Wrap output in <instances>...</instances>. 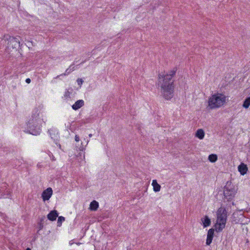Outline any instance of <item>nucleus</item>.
Masks as SVG:
<instances>
[{
	"instance_id": "nucleus-7",
	"label": "nucleus",
	"mask_w": 250,
	"mask_h": 250,
	"mask_svg": "<svg viewBox=\"0 0 250 250\" xmlns=\"http://www.w3.org/2000/svg\"><path fill=\"white\" fill-rule=\"evenodd\" d=\"M214 229H210L208 230L207 234V238L206 240V245H210V244L211 243L213 235H214Z\"/></svg>"
},
{
	"instance_id": "nucleus-1",
	"label": "nucleus",
	"mask_w": 250,
	"mask_h": 250,
	"mask_svg": "<svg viewBox=\"0 0 250 250\" xmlns=\"http://www.w3.org/2000/svg\"><path fill=\"white\" fill-rule=\"evenodd\" d=\"M175 73L176 70L173 69L168 73L164 72L159 75L158 85L161 88V95L166 100H170L174 96V86L172 77Z\"/></svg>"
},
{
	"instance_id": "nucleus-2",
	"label": "nucleus",
	"mask_w": 250,
	"mask_h": 250,
	"mask_svg": "<svg viewBox=\"0 0 250 250\" xmlns=\"http://www.w3.org/2000/svg\"><path fill=\"white\" fill-rule=\"evenodd\" d=\"M42 117V115L38 109L36 108L33 111L31 117L27 125L30 133L34 135L40 133L42 124L46 121Z\"/></svg>"
},
{
	"instance_id": "nucleus-14",
	"label": "nucleus",
	"mask_w": 250,
	"mask_h": 250,
	"mask_svg": "<svg viewBox=\"0 0 250 250\" xmlns=\"http://www.w3.org/2000/svg\"><path fill=\"white\" fill-rule=\"evenodd\" d=\"M99 208V203L95 200L92 201L90 204L89 209L92 211H96Z\"/></svg>"
},
{
	"instance_id": "nucleus-9",
	"label": "nucleus",
	"mask_w": 250,
	"mask_h": 250,
	"mask_svg": "<svg viewBox=\"0 0 250 250\" xmlns=\"http://www.w3.org/2000/svg\"><path fill=\"white\" fill-rule=\"evenodd\" d=\"M84 105V101L83 100H79L77 101L74 104L72 105V108L77 110L82 107Z\"/></svg>"
},
{
	"instance_id": "nucleus-26",
	"label": "nucleus",
	"mask_w": 250,
	"mask_h": 250,
	"mask_svg": "<svg viewBox=\"0 0 250 250\" xmlns=\"http://www.w3.org/2000/svg\"><path fill=\"white\" fill-rule=\"evenodd\" d=\"M79 149L81 151H83L84 149V148L83 147V146H82L80 147Z\"/></svg>"
},
{
	"instance_id": "nucleus-17",
	"label": "nucleus",
	"mask_w": 250,
	"mask_h": 250,
	"mask_svg": "<svg viewBox=\"0 0 250 250\" xmlns=\"http://www.w3.org/2000/svg\"><path fill=\"white\" fill-rule=\"evenodd\" d=\"M208 160L211 163H214L217 160V156L216 154H212L208 156Z\"/></svg>"
},
{
	"instance_id": "nucleus-12",
	"label": "nucleus",
	"mask_w": 250,
	"mask_h": 250,
	"mask_svg": "<svg viewBox=\"0 0 250 250\" xmlns=\"http://www.w3.org/2000/svg\"><path fill=\"white\" fill-rule=\"evenodd\" d=\"M58 216V213L56 210L51 211L47 215V218L51 221H54Z\"/></svg>"
},
{
	"instance_id": "nucleus-13",
	"label": "nucleus",
	"mask_w": 250,
	"mask_h": 250,
	"mask_svg": "<svg viewBox=\"0 0 250 250\" xmlns=\"http://www.w3.org/2000/svg\"><path fill=\"white\" fill-rule=\"evenodd\" d=\"M75 69V66H74L73 65H71L69 67V68L66 69L65 72L64 73H62L60 75L57 76L56 78H58L60 76L67 75L69 74H70L71 72L73 71Z\"/></svg>"
},
{
	"instance_id": "nucleus-8",
	"label": "nucleus",
	"mask_w": 250,
	"mask_h": 250,
	"mask_svg": "<svg viewBox=\"0 0 250 250\" xmlns=\"http://www.w3.org/2000/svg\"><path fill=\"white\" fill-rule=\"evenodd\" d=\"M238 170L241 175H244L247 172L248 167L245 164L241 163L238 167Z\"/></svg>"
},
{
	"instance_id": "nucleus-24",
	"label": "nucleus",
	"mask_w": 250,
	"mask_h": 250,
	"mask_svg": "<svg viewBox=\"0 0 250 250\" xmlns=\"http://www.w3.org/2000/svg\"><path fill=\"white\" fill-rule=\"evenodd\" d=\"M75 140L76 142H79L80 141V137L78 135H76L75 136Z\"/></svg>"
},
{
	"instance_id": "nucleus-28",
	"label": "nucleus",
	"mask_w": 250,
	"mask_h": 250,
	"mask_svg": "<svg viewBox=\"0 0 250 250\" xmlns=\"http://www.w3.org/2000/svg\"><path fill=\"white\" fill-rule=\"evenodd\" d=\"M88 142H89V141H88V140H87V141L86 142V146L88 144Z\"/></svg>"
},
{
	"instance_id": "nucleus-22",
	"label": "nucleus",
	"mask_w": 250,
	"mask_h": 250,
	"mask_svg": "<svg viewBox=\"0 0 250 250\" xmlns=\"http://www.w3.org/2000/svg\"><path fill=\"white\" fill-rule=\"evenodd\" d=\"M80 157L81 159L84 160L85 159V155L84 154L83 152H80L78 155V157Z\"/></svg>"
},
{
	"instance_id": "nucleus-25",
	"label": "nucleus",
	"mask_w": 250,
	"mask_h": 250,
	"mask_svg": "<svg viewBox=\"0 0 250 250\" xmlns=\"http://www.w3.org/2000/svg\"><path fill=\"white\" fill-rule=\"evenodd\" d=\"M25 82L27 83H29L31 82V80L29 78H27L26 79Z\"/></svg>"
},
{
	"instance_id": "nucleus-6",
	"label": "nucleus",
	"mask_w": 250,
	"mask_h": 250,
	"mask_svg": "<svg viewBox=\"0 0 250 250\" xmlns=\"http://www.w3.org/2000/svg\"><path fill=\"white\" fill-rule=\"evenodd\" d=\"M53 194V190L51 188H48L44 190L42 194V197L43 201L48 200L51 197Z\"/></svg>"
},
{
	"instance_id": "nucleus-10",
	"label": "nucleus",
	"mask_w": 250,
	"mask_h": 250,
	"mask_svg": "<svg viewBox=\"0 0 250 250\" xmlns=\"http://www.w3.org/2000/svg\"><path fill=\"white\" fill-rule=\"evenodd\" d=\"M204 228L209 226L211 224V220L208 216H205L201 219Z\"/></svg>"
},
{
	"instance_id": "nucleus-16",
	"label": "nucleus",
	"mask_w": 250,
	"mask_h": 250,
	"mask_svg": "<svg viewBox=\"0 0 250 250\" xmlns=\"http://www.w3.org/2000/svg\"><path fill=\"white\" fill-rule=\"evenodd\" d=\"M195 136L200 140L203 139L205 136V133L203 129H199L197 130Z\"/></svg>"
},
{
	"instance_id": "nucleus-15",
	"label": "nucleus",
	"mask_w": 250,
	"mask_h": 250,
	"mask_svg": "<svg viewBox=\"0 0 250 250\" xmlns=\"http://www.w3.org/2000/svg\"><path fill=\"white\" fill-rule=\"evenodd\" d=\"M153 190L155 192H158L161 189V186L157 183L156 180H153L152 182Z\"/></svg>"
},
{
	"instance_id": "nucleus-19",
	"label": "nucleus",
	"mask_w": 250,
	"mask_h": 250,
	"mask_svg": "<svg viewBox=\"0 0 250 250\" xmlns=\"http://www.w3.org/2000/svg\"><path fill=\"white\" fill-rule=\"evenodd\" d=\"M72 91L73 90L72 88L66 89L64 92V97L66 99L70 98Z\"/></svg>"
},
{
	"instance_id": "nucleus-20",
	"label": "nucleus",
	"mask_w": 250,
	"mask_h": 250,
	"mask_svg": "<svg viewBox=\"0 0 250 250\" xmlns=\"http://www.w3.org/2000/svg\"><path fill=\"white\" fill-rule=\"evenodd\" d=\"M64 221V217H63L62 216H60L58 218V225H59L60 224L61 225L62 224V222Z\"/></svg>"
},
{
	"instance_id": "nucleus-5",
	"label": "nucleus",
	"mask_w": 250,
	"mask_h": 250,
	"mask_svg": "<svg viewBox=\"0 0 250 250\" xmlns=\"http://www.w3.org/2000/svg\"><path fill=\"white\" fill-rule=\"evenodd\" d=\"M237 192V188L231 182H227L224 189V199L227 201L231 200Z\"/></svg>"
},
{
	"instance_id": "nucleus-18",
	"label": "nucleus",
	"mask_w": 250,
	"mask_h": 250,
	"mask_svg": "<svg viewBox=\"0 0 250 250\" xmlns=\"http://www.w3.org/2000/svg\"><path fill=\"white\" fill-rule=\"evenodd\" d=\"M250 106V97L246 98L244 101L243 107L245 108H248Z\"/></svg>"
},
{
	"instance_id": "nucleus-11",
	"label": "nucleus",
	"mask_w": 250,
	"mask_h": 250,
	"mask_svg": "<svg viewBox=\"0 0 250 250\" xmlns=\"http://www.w3.org/2000/svg\"><path fill=\"white\" fill-rule=\"evenodd\" d=\"M51 138L54 140L57 139L58 136V131L55 128H51L48 130Z\"/></svg>"
},
{
	"instance_id": "nucleus-23",
	"label": "nucleus",
	"mask_w": 250,
	"mask_h": 250,
	"mask_svg": "<svg viewBox=\"0 0 250 250\" xmlns=\"http://www.w3.org/2000/svg\"><path fill=\"white\" fill-rule=\"evenodd\" d=\"M77 83L79 85H80V86H81V85L83 83V81L82 80V79H78L77 80Z\"/></svg>"
},
{
	"instance_id": "nucleus-21",
	"label": "nucleus",
	"mask_w": 250,
	"mask_h": 250,
	"mask_svg": "<svg viewBox=\"0 0 250 250\" xmlns=\"http://www.w3.org/2000/svg\"><path fill=\"white\" fill-rule=\"evenodd\" d=\"M9 39L11 42H16L18 44L20 43L19 40L16 38L9 37Z\"/></svg>"
},
{
	"instance_id": "nucleus-27",
	"label": "nucleus",
	"mask_w": 250,
	"mask_h": 250,
	"mask_svg": "<svg viewBox=\"0 0 250 250\" xmlns=\"http://www.w3.org/2000/svg\"><path fill=\"white\" fill-rule=\"evenodd\" d=\"M88 136H89V137H91L92 136V134H89Z\"/></svg>"
},
{
	"instance_id": "nucleus-3",
	"label": "nucleus",
	"mask_w": 250,
	"mask_h": 250,
	"mask_svg": "<svg viewBox=\"0 0 250 250\" xmlns=\"http://www.w3.org/2000/svg\"><path fill=\"white\" fill-rule=\"evenodd\" d=\"M227 97L223 94L216 93L211 95L208 100V106L210 109L222 106L226 102Z\"/></svg>"
},
{
	"instance_id": "nucleus-4",
	"label": "nucleus",
	"mask_w": 250,
	"mask_h": 250,
	"mask_svg": "<svg viewBox=\"0 0 250 250\" xmlns=\"http://www.w3.org/2000/svg\"><path fill=\"white\" fill-rule=\"evenodd\" d=\"M227 221V211L223 208H220L217 211V220L215 225L216 231H221L225 228Z\"/></svg>"
},
{
	"instance_id": "nucleus-29",
	"label": "nucleus",
	"mask_w": 250,
	"mask_h": 250,
	"mask_svg": "<svg viewBox=\"0 0 250 250\" xmlns=\"http://www.w3.org/2000/svg\"><path fill=\"white\" fill-rule=\"evenodd\" d=\"M26 250H31L29 248H27Z\"/></svg>"
}]
</instances>
